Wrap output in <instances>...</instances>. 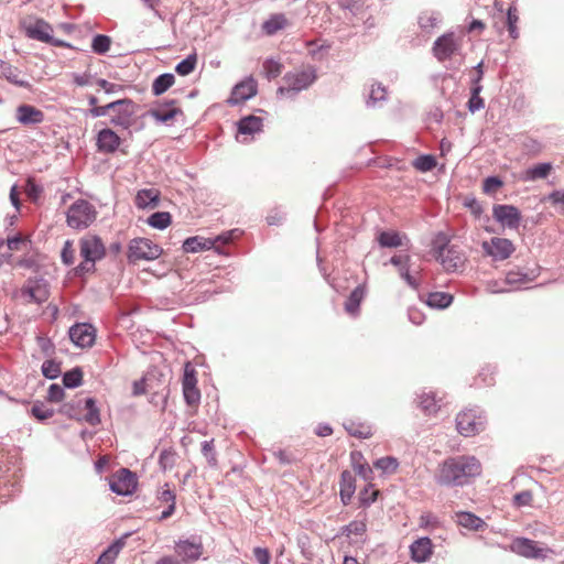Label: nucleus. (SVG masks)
<instances>
[{
	"label": "nucleus",
	"instance_id": "f3484780",
	"mask_svg": "<svg viewBox=\"0 0 564 564\" xmlns=\"http://www.w3.org/2000/svg\"><path fill=\"white\" fill-rule=\"evenodd\" d=\"M120 144V137L110 128H104L97 133L96 147L100 153H115Z\"/></svg>",
	"mask_w": 564,
	"mask_h": 564
},
{
	"label": "nucleus",
	"instance_id": "de8ad7c7",
	"mask_svg": "<svg viewBox=\"0 0 564 564\" xmlns=\"http://www.w3.org/2000/svg\"><path fill=\"white\" fill-rule=\"evenodd\" d=\"M435 165L436 160L433 155L430 154H422L417 156L413 162V166L421 172H429L434 169Z\"/></svg>",
	"mask_w": 564,
	"mask_h": 564
},
{
	"label": "nucleus",
	"instance_id": "ea45409f",
	"mask_svg": "<svg viewBox=\"0 0 564 564\" xmlns=\"http://www.w3.org/2000/svg\"><path fill=\"white\" fill-rule=\"evenodd\" d=\"M440 17L435 12H423L419 17V25L424 32H431L437 26Z\"/></svg>",
	"mask_w": 564,
	"mask_h": 564
},
{
	"label": "nucleus",
	"instance_id": "a18cd8bd",
	"mask_svg": "<svg viewBox=\"0 0 564 564\" xmlns=\"http://www.w3.org/2000/svg\"><path fill=\"white\" fill-rule=\"evenodd\" d=\"M196 63V55L191 54L176 65L175 70L181 76L189 75L195 69Z\"/></svg>",
	"mask_w": 564,
	"mask_h": 564
},
{
	"label": "nucleus",
	"instance_id": "a19ab883",
	"mask_svg": "<svg viewBox=\"0 0 564 564\" xmlns=\"http://www.w3.org/2000/svg\"><path fill=\"white\" fill-rule=\"evenodd\" d=\"M111 45V39L105 34H97L91 42V48L96 54L102 55L107 53Z\"/></svg>",
	"mask_w": 564,
	"mask_h": 564
},
{
	"label": "nucleus",
	"instance_id": "473e14b6",
	"mask_svg": "<svg viewBox=\"0 0 564 564\" xmlns=\"http://www.w3.org/2000/svg\"><path fill=\"white\" fill-rule=\"evenodd\" d=\"M403 238L406 239V236L397 231H381L378 236V242L383 248H397L403 246Z\"/></svg>",
	"mask_w": 564,
	"mask_h": 564
},
{
	"label": "nucleus",
	"instance_id": "393cba45",
	"mask_svg": "<svg viewBox=\"0 0 564 564\" xmlns=\"http://www.w3.org/2000/svg\"><path fill=\"white\" fill-rule=\"evenodd\" d=\"M135 205L139 208H155L159 205V193L154 188L141 189L137 193Z\"/></svg>",
	"mask_w": 564,
	"mask_h": 564
},
{
	"label": "nucleus",
	"instance_id": "4be33fe9",
	"mask_svg": "<svg viewBox=\"0 0 564 564\" xmlns=\"http://www.w3.org/2000/svg\"><path fill=\"white\" fill-rule=\"evenodd\" d=\"M263 127V120L260 117L249 115L242 117L237 122V130L240 134L253 135L254 133L261 132Z\"/></svg>",
	"mask_w": 564,
	"mask_h": 564
},
{
	"label": "nucleus",
	"instance_id": "dca6fc26",
	"mask_svg": "<svg viewBox=\"0 0 564 564\" xmlns=\"http://www.w3.org/2000/svg\"><path fill=\"white\" fill-rule=\"evenodd\" d=\"M68 334L74 345L80 348L90 347L95 341V329L87 323H80L72 326Z\"/></svg>",
	"mask_w": 564,
	"mask_h": 564
},
{
	"label": "nucleus",
	"instance_id": "7ed1b4c3",
	"mask_svg": "<svg viewBox=\"0 0 564 564\" xmlns=\"http://www.w3.org/2000/svg\"><path fill=\"white\" fill-rule=\"evenodd\" d=\"M316 78V69L313 66L289 72L283 76L284 86L279 87L276 94L281 97L294 98L299 93L307 89Z\"/></svg>",
	"mask_w": 564,
	"mask_h": 564
},
{
	"label": "nucleus",
	"instance_id": "9d476101",
	"mask_svg": "<svg viewBox=\"0 0 564 564\" xmlns=\"http://www.w3.org/2000/svg\"><path fill=\"white\" fill-rule=\"evenodd\" d=\"M26 34L30 39L47 43L56 47L69 46V44L65 41L53 37V28L44 20H36L33 24H31L26 29Z\"/></svg>",
	"mask_w": 564,
	"mask_h": 564
},
{
	"label": "nucleus",
	"instance_id": "2f4dec72",
	"mask_svg": "<svg viewBox=\"0 0 564 564\" xmlns=\"http://www.w3.org/2000/svg\"><path fill=\"white\" fill-rule=\"evenodd\" d=\"M453 302V296L446 292H432L427 295L426 305L432 308L443 310Z\"/></svg>",
	"mask_w": 564,
	"mask_h": 564
},
{
	"label": "nucleus",
	"instance_id": "c756f323",
	"mask_svg": "<svg viewBox=\"0 0 564 564\" xmlns=\"http://www.w3.org/2000/svg\"><path fill=\"white\" fill-rule=\"evenodd\" d=\"M288 25V19L284 14L278 13L271 15L262 23V30L267 35H273Z\"/></svg>",
	"mask_w": 564,
	"mask_h": 564
},
{
	"label": "nucleus",
	"instance_id": "13d9d810",
	"mask_svg": "<svg viewBox=\"0 0 564 564\" xmlns=\"http://www.w3.org/2000/svg\"><path fill=\"white\" fill-rule=\"evenodd\" d=\"M182 384L183 388L196 387L197 384L196 371L189 362L185 364Z\"/></svg>",
	"mask_w": 564,
	"mask_h": 564
},
{
	"label": "nucleus",
	"instance_id": "ddd939ff",
	"mask_svg": "<svg viewBox=\"0 0 564 564\" xmlns=\"http://www.w3.org/2000/svg\"><path fill=\"white\" fill-rule=\"evenodd\" d=\"M492 216L497 223L509 229H518L521 221V213L513 205H495Z\"/></svg>",
	"mask_w": 564,
	"mask_h": 564
},
{
	"label": "nucleus",
	"instance_id": "a211bd4d",
	"mask_svg": "<svg viewBox=\"0 0 564 564\" xmlns=\"http://www.w3.org/2000/svg\"><path fill=\"white\" fill-rule=\"evenodd\" d=\"M457 51V44L453 33H446L440 36L433 45L434 56L440 61L444 62L451 58Z\"/></svg>",
	"mask_w": 564,
	"mask_h": 564
},
{
	"label": "nucleus",
	"instance_id": "79ce46f5",
	"mask_svg": "<svg viewBox=\"0 0 564 564\" xmlns=\"http://www.w3.org/2000/svg\"><path fill=\"white\" fill-rule=\"evenodd\" d=\"M373 465L386 474H392L398 469L399 462L395 457L386 456L377 459Z\"/></svg>",
	"mask_w": 564,
	"mask_h": 564
},
{
	"label": "nucleus",
	"instance_id": "423d86ee",
	"mask_svg": "<svg viewBox=\"0 0 564 564\" xmlns=\"http://www.w3.org/2000/svg\"><path fill=\"white\" fill-rule=\"evenodd\" d=\"M486 425V417L478 409L462 411L456 416V429L465 437L474 436L481 432Z\"/></svg>",
	"mask_w": 564,
	"mask_h": 564
},
{
	"label": "nucleus",
	"instance_id": "338daca9",
	"mask_svg": "<svg viewBox=\"0 0 564 564\" xmlns=\"http://www.w3.org/2000/svg\"><path fill=\"white\" fill-rule=\"evenodd\" d=\"M272 455L279 460L281 465H291L297 460V458L290 452L284 449L273 451Z\"/></svg>",
	"mask_w": 564,
	"mask_h": 564
},
{
	"label": "nucleus",
	"instance_id": "e433bc0d",
	"mask_svg": "<svg viewBox=\"0 0 564 564\" xmlns=\"http://www.w3.org/2000/svg\"><path fill=\"white\" fill-rule=\"evenodd\" d=\"M171 221L172 217L167 212H155L147 220L149 226L160 230L165 229L171 224Z\"/></svg>",
	"mask_w": 564,
	"mask_h": 564
},
{
	"label": "nucleus",
	"instance_id": "c9c22d12",
	"mask_svg": "<svg viewBox=\"0 0 564 564\" xmlns=\"http://www.w3.org/2000/svg\"><path fill=\"white\" fill-rule=\"evenodd\" d=\"M85 408L87 413L84 416V420L91 426H96L100 423V413L99 409L96 405V401L94 398L85 399Z\"/></svg>",
	"mask_w": 564,
	"mask_h": 564
},
{
	"label": "nucleus",
	"instance_id": "4c0bfd02",
	"mask_svg": "<svg viewBox=\"0 0 564 564\" xmlns=\"http://www.w3.org/2000/svg\"><path fill=\"white\" fill-rule=\"evenodd\" d=\"M83 382V371L79 367H75L63 375V384L68 389L77 388Z\"/></svg>",
	"mask_w": 564,
	"mask_h": 564
},
{
	"label": "nucleus",
	"instance_id": "cd10ccee",
	"mask_svg": "<svg viewBox=\"0 0 564 564\" xmlns=\"http://www.w3.org/2000/svg\"><path fill=\"white\" fill-rule=\"evenodd\" d=\"M365 294L366 291L362 285H358L357 288H355L345 302V311L348 314L356 316L359 313V306L365 297Z\"/></svg>",
	"mask_w": 564,
	"mask_h": 564
},
{
	"label": "nucleus",
	"instance_id": "f8f14e48",
	"mask_svg": "<svg viewBox=\"0 0 564 564\" xmlns=\"http://www.w3.org/2000/svg\"><path fill=\"white\" fill-rule=\"evenodd\" d=\"M110 490L119 496L131 495L137 487V478L132 471L121 468L110 480Z\"/></svg>",
	"mask_w": 564,
	"mask_h": 564
},
{
	"label": "nucleus",
	"instance_id": "5701e85b",
	"mask_svg": "<svg viewBox=\"0 0 564 564\" xmlns=\"http://www.w3.org/2000/svg\"><path fill=\"white\" fill-rule=\"evenodd\" d=\"M182 248L184 252L196 253L215 248V240H212V238L194 236L185 239Z\"/></svg>",
	"mask_w": 564,
	"mask_h": 564
},
{
	"label": "nucleus",
	"instance_id": "f704fd0d",
	"mask_svg": "<svg viewBox=\"0 0 564 564\" xmlns=\"http://www.w3.org/2000/svg\"><path fill=\"white\" fill-rule=\"evenodd\" d=\"M175 77L171 73L159 75L152 84V93L155 96L164 94L170 87L173 86Z\"/></svg>",
	"mask_w": 564,
	"mask_h": 564
},
{
	"label": "nucleus",
	"instance_id": "f257e3e1",
	"mask_svg": "<svg viewBox=\"0 0 564 564\" xmlns=\"http://www.w3.org/2000/svg\"><path fill=\"white\" fill-rule=\"evenodd\" d=\"M481 474V464L474 456H456L445 459L438 467L435 481L444 487L464 486Z\"/></svg>",
	"mask_w": 564,
	"mask_h": 564
},
{
	"label": "nucleus",
	"instance_id": "8fccbe9b",
	"mask_svg": "<svg viewBox=\"0 0 564 564\" xmlns=\"http://www.w3.org/2000/svg\"><path fill=\"white\" fill-rule=\"evenodd\" d=\"M178 112H181L180 109L175 108V107H172L167 110H163V109H152L150 111V115L159 122H167L170 121L171 119H173Z\"/></svg>",
	"mask_w": 564,
	"mask_h": 564
},
{
	"label": "nucleus",
	"instance_id": "4468645a",
	"mask_svg": "<svg viewBox=\"0 0 564 564\" xmlns=\"http://www.w3.org/2000/svg\"><path fill=\"white\" fill-rule=\"evenodd\" d=\"M258 93V84L253 77H248L236 84L227 102L231 106L243 104L254 97Z\"/></svg>",
	"mask_w": 564,
	"mask_h": 564
},
{
	"label": "nucleus",
	"instance_id": "69168bd1",
	"mask_svg": "<svg viewBox=\"0 0 564 564\" xmlns=\"http://www.w3.org/2000/svg\"><path fill=\"white\" fill-rule=\"evenodd\" d=\"M367 530V525L362 521H351L349 524H347L344 528V532L347 535L355 534V535H362Z\"/></svg>",
	"mask_w": 564,
	"mask_h": 564
},
{
	"label": "nucleus",
	"instance_id": "6e6d98bb",
	"mask_svg": "<svg viewBox=\"0 0 564 564\" xmlns=\"http://www.w3.org/2000/svg\"><path fill=\"white\" fill-rule=\"evenodd\" d=\"M124 546V539H118L113 543H111L104 552L105 558H109L112 563L117 558L121 549Z\"/></svg>",
	"mask_w": 564,
	"mask_h": 564
},
{
	"label": "nucleus",
	"instance_id": "774afa93",
	"mask_svg": "<svg viewBox=\"0 0 564 564\" xmlns=\"http://www.w3.org/2000/svg\"><path fill=\"white\" fill-rule=\"evenodd\" d=\"M64 394V389L61 386L53 383L48 388L47 400L51 402H59L63 400Z\"/></svg>",
	"mask_w": 564,
	"mask_h": 564
},
{
	"label": "nucleus",
	"instance_id": "7c9ffc66",
	"mask_svg": "<svg viewBox=\"0 0 564 564\" xmlns=\"http://www.w3.org/2000/svg\"><path fill=\"white\" fill-rule=\"evenodd\" d=\"M552 171V164L549 162L539 163L530 169H528L524 173V181H536L546 178Z\"/></svg>",
	"mask_w": 564,
	"mask_h": 564
},
{
	"label": "nucleus",
	"instance_id": "0e129e2a",
	"mask_svg": "<svg viewBox=\"0 0 564 564\" xmlns=\"http://www.w3.org/2000/svg\"><path fill=\"white\" fill-rule=\"evenodd\" d=\"M502 185L503 183L498 176H488L484 180L482 189L485 193L490 194L496 192Z\"/></svg>",
	"mask_w": 564,
	"mask_h": 564
},
{
	"label": "nucleus",
	"instance_id": "052dcab7",
	"mask_svg": "<svg viewBox=\"0 0 564 564\" xmlns=\"http://www.w3.org/2000/svg\"><path fill=\"white\" fill-rule=\"evenodd\" d=\"M183 395L188 405H197L200 400V392L197 387L183 388Z\"/></svg>",
	"mask_w": 564,
	"mask_h": 564
},
{
	"label": "nucleus",
	"instance_id": "a878e982",
	"mask_svg": "<svg viewBox=\"0 0 564 564\" xmlns=\"http://www.w3.org/2000/svg\"><path fill=\"white\" fill-rule=\"evenodd\" d=\"M176 553L184 560L195 561L202 555V544L181 541L176 544Z\"/></svg>",
	"mask_w": 564,
	"mask_h": 564
},
{
	"label": "nucleus",
	"instance_id": "412c9836",
	"mask_svg": "<svg viewBox=\"0 0 564 564\" xmlns=\"http://www.w3.org/2000/svg\"><path fill=\"white\" fill-rule=\"evenodd\" d=\"M0 76L18 87H30V83L24 78L23 73L10 63L0 62Z\"/></svg>",
	"mask_w": 564,
	"mask_h": 564
},
{
	"label": "nucleus",
	"instance_id": "49530a36",
	"mask_svg": "<svg viewBox=\"0 0 564 564\" xmlns=\"http://www.w3.org/2000/svg\"><path fill=\"white\" fill-rule=\"evenodd\" d=\"M410 256H405V262L398 268L400 276L406 282L409 286L416 290L419 288V282L410 273Z\"/></svg>",
	"mask_w": 564,
	"mask_h": 564
},
{
	"label": "nucleus",
	"instance_id": "e2e57ef3",
	"mask_svg": "<svg viewBox=\"0 0 564 564\" xmlns=\"http://www.w3.org/2000/svg\"><path fill=\"white\" fill-rule=\"evenodd\" d=\"M159 464L164 470L171 469L175 464V454L172 451H162L159 456Z\"/></svg>",
	"mask_w": 564,
	"mask_h": 564
},
{
	"label": "nucleus",
	"instance_id": "5fc2aeb1",
	"mask_svg": "<svg viewBox=\"0 0 564 564\" xmlns=\"http://www.w3.org/2000/svg\"><path fill=\"white\" fill-rule=\"evenodd\" d=\"M124 546V539H118L113 543H111L104 552L105 558H109L112 563L117 558L121 549Z\"/></svg>",
	"mask_w": 564,
	"mask_h": 564
},
{
	"label": "nucleus",
	"instance_id": "09e8293b",
	"mask_svg": "<svg viewBox=\"0 0 564 564\" xmlns=\"http://www.w3.org/2000/svg\"><path fill=\"white\" fill-rule=\"evenodd\" d=\"M41 370L45 378L53 380L61 375V364L53 359L45 360Z\"/></svg>",
	"mask_w": 564,
	"mask_h": 564
},
{
	"label": "nucleus",
	"instance_id": "c03bdc74",
	"mask_svg": "<svg viewBox=\"0 0 564 564\" xmlns=\"http://www.w3.org/2000/svg\"><path fill=\"white\" fill-rule=\"evenodd\" d=\"M420 406L426 414L435 413L440 408L433 393H423L420 397Z\"/></svg>",
	"mask_w": 564,
	"mask_h": 564
},
{
	"label": "nucleus",
	"instance_id": "864d4df0",
	"mask_svg": "<svg viewBox=\"0 0 564 564\" xmlns=\"http://www.w3.org/2000/svg\"><path fill=\"white\" fill-rule=\"evenodd\" d=\"M31 413L39 421H45L54 415V410L45 406L43 403H34Z\"/></svg>",
	"mask_w": 564,
	"mask_h": 564
},
{
	"label": "nucleus",
	"instance_id": "9b49d317",
	"mask_svg": "<svg viewBox=\"0 0 564 564\" xmlns=\"http://www.w3.org/2000/svg\"><path fill=\"white\" fill-rule=\"evenodd\" d=\"M48 295V285L44 279H29L21 289V296L28 303H44Z\"/></svg>",
	"mask_w": 564,
	"mask_h": 564
},
{
	"label": "nucleus",
	"instance_id": "aec40b11",
	"mask_svg": "<svg viewBox=\"0 0 564 564\" xmlns=\"http://www.w3.org/2000/svg\"><path fill=\"white\" fill-rule=\"evenodd\" d=\"M411 558L416 563L429 561L433 554V543L429 536L419 538L410 545Z\"/></svg>",
	"mask_w": 564,
	"mask_h": 564
},
{
	"label": "nucleus",
	"instance_id": "37998d69",
	"mask_svg": "<svg viewBox=\"0 0 564 564\" xmlns=\"http://www.w3.org/2000/svg\"><path fill=\"white\" fill-rule=\"evenodd\" d=\"M518 21H519V17H518L517 8L513 6H510L507 11L506 23L508 26L509 34L512 39H518V36H519V31L517 28Z\"/></svg>",
	"mask_w": 564,
	"mask_h": 564
},
{
	"label": "nucleus",
	"instance_id": "1a4fd4ad",
	"mask_svg": "<svg viewBox=\"0 0 564 564\" xmlns=\"http://www.w3.org/2000/svg\"><path fill=\"white\" fill-rule=\"evenodd\" d=\"M481 248L484 252L495 261L508 259L516 250L511 240L500 237H494L489 241H484Z\"/></svg>",
	"mask_w": 564,
	"mask_h": 564
},
{
	"label": "nucleus",
	"instance_id": "20e7f679",
	"mask_svg": "<svg viewBox=\"0 0 564 564\" xmlns=\"http://www.w3.org/2000/svg\"><path fill=\"white\" fill-rule=\"evenodd\" d=\"M95 218L96 210L94 206L85 199L73 203L66 213L67 225L74 229L87 228Z\"/></svg>",
	"mask_w": 564,
	"mask_h": 564
},
{
	"label": "nucleus",
	"instance_id": "2eb2a0df",
	"mask_svg": "<svg viewBox=\"0 0 564 564\" xmlns=\"http://www.w3.org/2000/svg\"><path fill=\"white\" fill-rule=\"evenodd\" d=\"M80 256L88 262H96L104 258L106 249L98 236H86L80 239Z\"/></svg>",
	"mask_w": 564,
	"mask_h": 564
},
{
	"label": "nucleus",
	"instance_id": "39448f33",
	"mask_svg": "<svg viewBox=\"0 0 564 564\" xmlns=\"http://www.w3.org/2000/svg\"><path fill=\"white\" fill-rule=\"evenodd\" d=\"M163 249L148 238H134L128 246V261L135 263L140 260L151 261L158 259Z\"/></svg>",
	"mask_w": 564,
	"mask_h": 564
},
{
	"label": "nucleus",
	"instance_id": "6ab92c4d",
	"mask_svg": "<svg viewBox=\"0 0 564 564\" xmlns=\"http://www.w3.org/2000/svg\"><path fill=\"white\" fill-rule=\"evenodd\" d=\"M17 121L23 126H35L44 121V112L34 106L22 104L15 110Z\"/></svg>",
	"mask_w": 564,
	"mask_h": 564
},
{
	"label": "nucleus",
	"instance_id": "c85d7f7f",
	"mask_svg": "<svg viewBox=\"0 0 564 564\" xmlns=\"http://www.w3.org/2000/svg\"><path fill=\"white\" fill-rule=\"evenodd\" d=\"M530 281L527 273H523L521 271H509L506 275L505 283L510 285V289H495L492 290L494 293L498 292H509L511 290L519 289L522 284H525Z\"/></svg>",
	"mask_w": 564,
	"mask_h": 564
},
{
	"label": "nucleus",
	"instance_id": "bb28decb",
	"mask_svg": "<svg viewBox=\"0 0 564 564\" xmlns=\"http://www.w3.org/2000/svg\"><path fill=\"white\" fill-rule=\"evenodd\" d=\"M458 525L468 530L478 531L485 525V521L471 512L460 511L456 513Z\"/></svg>",
	"mask_w": 564,
	"mask_h": 564
},
{
	"label": "nucleus",
	"instance_id": "f03ea898",
	"mask_svg": "<svg viewBox=\"0 0 564 564\" xmlns=\"http://www.w3.org/2000/svg\"><path fill=\"white\" fill-rule=\"evenodd\" d=\"M435 258L438 260L446 272H455L462 268L466 261L464 252L458 246L449 245V238L446 234L440 232L433 241Z\"/></svg>",
	"mask_w": 564,
	"mask_h": 564
},
{
	"label": "nucleus",
	"instance_id": "680f3d73",
	"mask_svg": "<svg viewBox=\"0 0 564 564\" xmlns=\"http://www.w3.org/2000/svg\"><path fill=\"white\" fill-rule=\"evenodd\" d=\"M532 500V492L530 490H522L513 496V506L518 508L530 506Z\"/></svg>",
	"mask_w": 564,
	"mask_h": 564
},
{
	"label": "nucleus",
	"instance_id": "6e6552de",
	"mask_svg": "<svg viewBox=\"0 0 564 564\" xmlns=\"http://www.w3.org/2000/svg\"><path fill=\"white\" fill-rule=\"evenodd\" d=\"M511 550L521 556L535 560H544L554 554L553 550L541 546L540 543L527 538L514 539L511 543Z\"/></svg>",
	"mask_w": 564,
	"mask_h": 564
},
{
	"label": "nucleus",
	"instance_id": "58836bf2",
	"mask_svg": "<svg viewBox=\"0 0 564 564\" xmlns=\"http://www.w3.org/2000/svg\"><path fill=\"white\" fill-rule=\"evenodd\" d=\"M387 89L381 84H373L370 88L367 106L375 107L378 102L386 100Z\"/></svg>",
	"mask_w": 564,
	"mask_h": 564
},
{
	"label": "nucleus",
	"instance_id": "72a5a7b5",
	"mask_svg": "<svg viewBox=\"0 0 564 564\" xmlns=\"http://www.w3.org/2000/svg\"><path fill=\"white\" fill-rule=\"evenodd\" d=\"M345 430L352 436L368 438L372 435L371 426L367 423L347 421L344 423Z\"/></svg>",
	"mask_w": 564,
	"mask_h": 564
},
{
	"label": "nucleus",
	"instance_id": "603ef678",
	"mask_svg": "<svg viewBox=\"0 0 564 564\" xmlns=\"http://www.w3.org/2000/svg\"><path fill=\"white\" fill-rule=\"evenodd\" d=\"M202 454L206 458L209 466H217V457L214 449V440L202 442Z\"/></svg>",
	"mask_w": 564,
	"mask_h": 564
},
{
	"label": "nucleus",
	"instance_id": "0eeeda50",
	"mask_svg": "<svg viewBox=\"0 0 564 564\" xmlns=\"http://www.w3.org/2000/svg\"><path fill=\"white\" fill-rule=\"evenodd\" d=\"M113 105L119 106L111 110L110 123L126 130L130 129L138 109L135 102L129 98H123L113 101Z\"/></svg>",
	"mask_w": 564,
	"mask_h": 564
},
{
	"label": "nucleus",
	"instance_id": "bf43d9fd",
	"mask_svg": "<svg viewBox=\"0 0 564 564\" xmlns=\"http://www.w3.org/2000/svg\"><path fill=\"white\" fill-rule=\"evenodd\" d=\"M440 520L431 512H423L419 518V525L422 529H434L438 527Z\"/></svg>",
	"mask_w": 564,
	"mask_h": 564
},
{
	"label": "nucleus",
	"instance_id": "b1692460",
	"mask_svg": "<svg viewBox=\"0 0 564 564\" xmlns=\"http://www.w3.org/2000/svg\"><path fill=\"white\" fill-rule=\"evenodd\" d=\"M340 499L341 502L346 506L350 502L354 494H355V477L349 470H344L340 475Z\"/></svg>",
	"mask_w": 564,
	"mask_h": 564
},
{
	"label": "nucleus",
	"instance_id": "3c124183",
	"mask_svg": "<svg viewBox=\"0 0 564 564\" xmlns=\"http://www.w3.org/2000/svg\"><path fill=\"white\" fill-rule=\"evenodd\" d=\"M156 499L161 503L176 505V496L173 490L170 489L169 484H164L159 488L156 492Z\"/></svg>",
	"mask_w": 564,
	"mask_h": 564
},
{
	"label": "nucleus",
	"instance_id": "4d7b16f0",
	"mask_svg": "<svg viewBox=\"0 0 564 564\" xmlns=\"http://www.w3.org/2000/svg\"><path fill=\"white\" fill-rule=\"evenodd\" d=\"M263 69L269 79L278 77L282 72V64L274 59H267L263 63Z\"/></svg>",
	"mask_w": 564,
	"mask_h": 564
}]
</instances>
